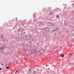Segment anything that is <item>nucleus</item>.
Listing matches in <instances>:
<instances>
[{"label":"nucleus","instance_id":"f257e3e1","mask_svg":"<svg viewBox=\"0 0 74 74\" xmlns=\"http://www.w3.org/2000/svg\"><path fill=\"white\" fill-rule=\"evenodd\" d=\"M43 53V50H42L39 51V53H40V55H41V54H42V53Z\"/></svg>","mask_w":74,"mask_h":74},{"label":"nucleus","instance_id":"f03ea898","mask_svg":"<svg viewBox=\"0 0 74 74\" xmlns=\"http://www.w3.org/2000/svg\"><path fill=\"white\" fill-rule=\"evenodd\" d=\"M64 55L63 54H61V57H62V58H63V57H64Z\"/></svg>","mask_w":74,"mask_h":74},{"label":"nucleus","instance_id":"7ed1b4c3","mask_svg":"<svg viewBox=\"0 0 74 74\" xmlns=\"http://www.w3.org/2000/svg\"><path fill=\"white\" fill-rule=\"evenodd\" d=\"M6 69H9V67L8 66H7L6 67Z\"/></svg>","mask_w":74,"mask_h":74},{"label":"nucleus","instance_id":"20e7f679","mask_svg":"<svg viewBox=\"0 0 74 74\" xmlns=\"http://www.w3.org/2000/svg\"><path fill=\"white\" fill-rule=\"evenodd\" d=\"M58 17H59V16L58 15L57 16V18H58Z\"/></svg>","mask_w":74,"mask_h":74},{"label":"nucleus","instance_id":"39448f33","mask_svg":"<svg viewBox=\"0 0 74 74\" xmlns=\"http://www.w3.org/2000/svg\"><path fill=\"white\" fill-rule=\"evenodd\" d=\"M1 39H3V36H2L1 37Z\"/></svg>","mask_w":74,"mask_h":74},{"label":"nucleus","instance_id":"423d86ee","mask_svg":"<svg viewBox=\"0 0 74 74\" xmlns=\"http://www.w3.org/2000/svg\"><path fill=\"white\" fill-rule=\"evenodd\" d=\"M2 49H4V47H2Z\"/></svg>","mask_w":74,"mask_h":74},{"label":"nucleus","instance_id":"0eeeda50","mask_svg":"<svg viewBox=\"0 0 74 74\" xmlns=\"http://www.w3.org/2000/svg\"><path fill=\"white\" fill-rule=\"evenodd\" d=\"M18 72V71H16V72H15V74H16V72Z\"/></svg>","mask_w":74,"mask_h":74},{"label":"nucleus","instance_id":"6e6552de","mask_svg":"<svg viewBox=\"0 0 74 74\" xmlns=\"http://www.w3.org/2000/svg\"><path fill=\"white\" fill-rule=\"evenodd\" d=\"M15 29V27H13V30H14Z\"/></svg>","mask_w":74,"mask_h":74},{"label":"nucleus","instance_id":"1a4fd4ad","mask_svg":"<svg viewBox=\"0 0 74 74\" xmlns=\"http://www.w3.org/2000/svg\"><path fill=\"white\" fill-rule=\"evenodd\" d=\"M2 66H4V64H2Z\"/></svg>","mask_w":74,"mask_h":74},{"label":"nucleus","instance_id":"9d476101","mask_svg":"<svg viewBox=\"0 0 74 74\" xmlns=\"http://www.w3.org/2000/svg\"><path fill=\"white\" fill-rule=\"evenodd\" d=\"M74 64V63H72V64Z\"/></svg>","mask_w":74,"mask_h":74},{"label":"nucleus","instance_id":"9b49d317","mask_svg":"<svg viewBox=\"0 0 74 74\" xmlns=\"http://www.w3.org/2000/svg\"><path fill=\"white\" fill-rule=\"evenodd\" d=\"M5 66H7V65H5Z\"/></svg>","mask_w":74,"mask_h":74},{"label":"nucleus","instance_id":"f8f14e48","mask_svg":"<svg viewBox=\"0 0 74 74\" xmlns=\"http://www.w3.org/2000/svg\"><path fill=\"white\" fill-rule=\"evenodd\" d=\"M1 68H0V70H1Z\"/></svg>","mask_w":74,"mask_h":74},{"label":"nucleus","instance_id":"ddd939ff","mask_svg":"<svg viewBox=\"0 0 74 74\" xmlns=\"http://www.w3.org/2000/svg\"><path fill=\"white\" fill-rule=\"evenodd\" d=\"M3 47H5V46H4Z\"/></svg>","mask_w":74,"mask_h":74},{"label":"nucleus","instance_id":"4468645a","mask_svg":"<svg viewBox=\"0 0 74 74\" xmlns=\"http://www.w3.org/2000/svg\"><path fill=\"white\" fill-rule=\"evenodd\" d=\"M29 71H30L31 70V69H29Z\"/></svg>","mask_w":74,"mask_h":74},{"label":"nucleus","instance_id":"2eb2a0df","mask_svg":"<svg viewBox=\"0 0 74 74\" xmlns=\"http://www.w3.org/2000/svg\"><path fill=\"white\" fill-rule=\"evenodd\" d=\"M16 19H17V18H16Z\"/></svg>","mask_w":74,"mask_h":74},{"label":"nucleus","instance_id":"dca6fc26","mask_svg":"<svg viewBox=\"0 0 74 74\" xmlns=\"http://www.w3.org/2000/svg\"><path fill=\"white\" fill-rule=\"evenodd\" d=\"M70 55H71V54H70Z\"/></svg>","mask_w":74,"mask_h":74},{"label":"nucleus","instance_id":"f3484780","mask_svg":"<svg viewBox=\"0 0 74 74\" xmlns=\"http://www.w3.org/2000/svg\"><path fill=\"white\" fill-rule=\"evenodd\" d=\"M48 73H49V72H48Z\"/></svg>","mask_w":74,"mask_h":74},{"label":"nucleus","instance_id":"a211bd4d","mask_svg":"<svg viewBox=\"0 0 74 74\" xmlns=\"http://www.w3.org/2000/svg\"><path fill=\"white\" fill-rule=\"evenodd\" d=\"M10 66V65H9V66Z\"/></svg>","mask_w":74,"mask_h":74},{"label":"nucleus","instance_id":"6ab92c4d","mask_svg":"<svg viewBox=\"0 0 74 74\" xmlns=\"http://www.w3.org/2000/svg\"><path fill=\"white\" fill-rule=\"evenodd\" d=\"M73 41H74V40H73Z\"/></svg>","mask_w":74,"mask_h":74},{"label":"nucleus","instance_id":"aec40b11","mask_svg":"<svg viewBox=\"0 0 74 74\" xmlns=\"http://www.w3.org/2000/svg\"><path fill=\"white\" fill-rule=\"evenodd\" d=\"M32 41H33V40H32Z\"/></svg>","mask_w":74,"mask_h":74}]
</instances>
